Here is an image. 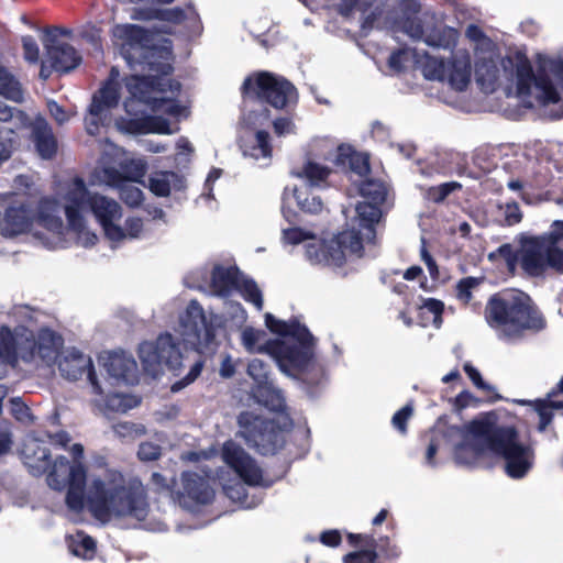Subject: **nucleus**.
Segmentation results:
<instances>
[{"mask_svg": "<svg viewBox=\"0 0 563 563\" xmlns=\"http://www.w3.org/2000/svg\"><path fill=\"white\" fill-rule=\"evenodd\" d=\"M113 432L120 438H135L145 432L144 427L132 422H119L113 424Z\"/></svg>", "mask_w": 563, "mask_h": 563, "instance_id": "49", "label": "nucleus"}, {"mask_svg": "<svg viewBox=\"0 0 563 563\" xmlns=\"http://www.w3.org/2000/svg\"><path fill=\"white\" fill-rule=\"evenodd\" d=\"M121 174L124 180L139 181L146 173V162L142 158H132L128 161L123 166Z\"/></svg>", "mask_w": 563, "mask_h": 563, "instance_id": "46", "label": "nucleus"}, {"mask_svg": "<svg viewBox=\"0 0 563 563\" xmlns=\"http://www.w3.org/2000/svg\"><path fill=\"white\" fill-rule=\"evenodd\" d=\"M219 373L224 378H230L235 373V365L230 355H225L222 357Z\"/></svg>", "mask_w": 563, "mask_h": 563, "instance_id": "61", "label": "nucleus"}, {"mask_svg": "<svg viewBox=\"0 0 563 563\" xmlns=\"http://www.w3.org/2000/svg\"><path fill=\"white\" fill-rule=\"evenodd\" d=\"M136 406V398L124 394H112L106 399V407L115 412H126Z\"/></svg>", "mask_w": 563, "mask_h": 563, "instance_id": "45", "label": "nucleus"}, {"mask_svg": "<svg viewBox=\"0 0 563 563\" xmlns=\"http://www.w3.org/2000/svg\"><path fill=\"white\" fill-rule=\"evenodd\" d=\"M32 212L24 206L10 207L0 220V234L4 238H14L30 231Z\"/></svg>", "mask_w": 563, "mask_h": 563, "instance_id": "29", "label": "nucleus"}, {"mask_svg": "<svg viewBox=\"0 0 563 563\" xmlns=\"http://www.w3.org/2000/svg\"><path fill=\"white\" fill-rule=\"evenodd\" d=\"M247 374L255 383L254 389L265 387L271 383L268 366L262 360H252L247 366Z\"/></svg>", "mask_w": 563, "mask_h": 563, "instance_id": "42", "label": "nucleus"}, {"mask_svg": "<svg viewBox=\"0 0 563 563\" xmlns=\"http://www.w3.org/2000/svg\"><path fill=\"white\" fill-rule=\"evenodd\" d=\"M63 200L45 198L40 202L37 224L45 230L34 231L33 236L45 247H63L69 240L92 246L98 238L88 225L85 211L90 210L103 228L106 236L120 243L124 233L115 224L122 217L120 205L106 196L90 192L82 179L75 177L63 183L57 191Z\"/></svg>", "mask_w": 563, "mask_h": 563, "instance_id": "1", "label": "nucleus"}, {"mask_svg": "<svg viewBox=\"0 0 563 563\" xmlns=\"http://www.w3.org/2000/svg\"><path fill=\"white\" fill-rule=\"evenodd\" d=\"M238 421L239 434L260 453L274 454L284 445V432L274 422L264 420L252 412H242Z\"/></svg>", "mask_w": 563, "mask_h": 563, "instance_id": "15", "label": "nucleus"}, {"mask_svg": "<svg viewBox=\"0 0 563 563\" xmlns=\"http://www.w3.org/2000/svg\"><path fill=\"white\" fill-rule=\"evenodd\" d=\"M11 412L21 422L29 423L32 420L29 408L19 399H11Z\"/></svg>", "mask_w": 563, "mask_h": 563, "instance_id": "52", "label": "nucleus"}, {"mask_svg": "<svg viewBox=\"0 0 563 563\" xmlns=\"http://www.w3.org/2000/svg\"><path fill=\"white\" fill-rule=\"evenodd\" d=\"M461 188L455 181L444 183L427 189L426 197L433 202H442L451 192Z\"/></svg>", "mask_w": 563, "mask_h": 563, "instance_id": "47", "label": "nucleus"}, {"mask_svg": "<svg viewBox=\"0 0 563 563\" xmlns=\"http://www.w3.org/2000/svg\"><path fill=\"white\" fill-rule=\"evenodd\" d=\"M320 540L329 547H336L341 542V536L336 530L325 531L321 534Z\"/></svg>", "mask_w": 563, "mask_h": 563, "instance_id": "62", "label": "nucleus"}, {"mask_svg": "<svg viewBox=\"0 0 563 563\" xmlns=\"http://www.w3.org/2000/svg\"><path fill=\"white\" fill-rule=\"evenodd\" d=\"M103 367L109 378L113 380L112 384L133 385L137 382V365L130 354L111 353L104 358Z\"/></svg>", "mask_w": 563, "mask_h": 563, "instance_id": "27", "label": "nucleus"}, {"mask_svg": "<svg viewBox=\"0 0 563 563\" xmlns=\"http://www.w3.org/2000/svg\"><path fill=\"white\" fill-rule=\"evenodd\" d=\"M68 547L74 555L85 560L92 559L96 553L95 541L84 532H77L75 536L70 537Z\"/></svg>", "mask_w": 563, "mask_h": 563, "instance_id": "39", "label": "nucleus"}, {"mask_svg": "<svg viewBox=\"0 0 563 563\" xmlns=\"http://www.w3.org/2000/svg\"><path fill=\"white\" fill-rule=\"evenodd\" d=\"M450 431L461 438L454 450V459L460 464H473L492 453L505 460L506 472L512 478L523 477L533 465L531 444L514 427L498 423L494 413H486L462 429L452 428Z\"/></svg>", "mask_w": 563, "mask_h": 563, "instance_id": "2", "label": "nucleus"}, {"mask_svg": "<svg viewBox=\"0 0 563 563\" xmlns=\"http://www.w3.org/2000/svg\"><path fill=\"white\" fill-rule=\"evenodd\" d=\"M519 56L521 55L516 54L515 56L500 58L494 51L478 56L475 63V78L482 90L487 93L495 91L500 79L504 77L508 81L516 80V92L522 100L518 91L517 67L505 69V62H516Z\"/></svg>", "mask_w": 563, "mask_h": 563, "instance_id": "21", "label": "nucleus"}, {"mask_svg": "<svg viewBox=\"0 0 563 563\" xmlns=\"http://www.w3.org/2000/svg\"><path fill=\"white\" fill-rule=\"evenodd\" d=\"M361 194L369 199L371 202H360L355 207L356 216L351 224V229L339 233L338 238L328 246L329 250H333L334 245H336L339 250L329 254H319L318 252L313 253V247H310L308 255L311 261L340 265L345 262L347 255L361 256L363 241L369 242L374 240V225L382 217V211L377 205L386 200L387 188L382 181L367 180L362 184Z\"/></svg>", "mask_w": 563, "mask_h": 563, "instance_id": "7", "label": "nucleus"}, {"mask_svg": "<svg viewBox=\"0 0 563 563\" xmlns=\"http://www.w3.org/2000/svg\"><path fill=\"white\" fill-rule=\"evenodd\" d=\"M101 183L120 190V198L130 207H136L143 200L142 190L133 185L134 181L124 180L120 170L112 166H104L98 173Z\"/></svg>", "mask_w": 563, "mask_h": 563, "instance_id": "28", "label": "nucleus"}, {"mask_svg": "<svg viewBox=\"0 0 563 563\" xmlns=\"http://www.w3.org/2000/svg\"><path fill=\"white\" fill-rule=\"evenodd\" d=\"M223 461L232 467L243 482L251 486H267L261 467L245 451L234 443L227 441L222 449Z\"/></svg>", "mask_w": 563, "mask_h": 563, "instance_id": "22", "label": "nucleus"}, {"mask_svg": "<svg viewBox=\"0 0 563 563\" xmlns=\"http://www.w3.org/2000/svg\"><path fill=\"white\" fill-rule=\"evenodd\" d=\"M464 371L477 388L484 390L489 388L488 385H486L485 382L482 379L479 372L473 365L466 363L464 365Z\"/></svg>", "mask_w": 563, "mask_h": 563, "instance_id": "59", "label": "nucleus"}, {"mask_svg": "<svg viewBox=\"0 0 563 563\" xmlns=\"http://www.w3.org/2000/svg\"><path fill=\"white\" fill-rule=\"evenodd\" d=\"M21 456L33 476L44 475L49 467V450L45 441L35 434H29L23 440Z\"/></svg>", "mask_w": 563, "mask_h": 563, "instance_id": "26", "label": "nucleus"}, {"mask_svg": "<svg viewBox=\"0 0 563 563\" xmlns=\"http://www.w3.org/2000/svg\"><path fill=\"white\" fill-rule=\"evenodd\" d=\"M233 289H239L245 300L252 302L257 310L263 308L262 291L251 279H239L238 269L216 265L208 284V292L217 297H228Z\"/></svg>", "mask_w": 563, "mask_h": 563, "instance_id": "19", "label": "nucleus"}, {"mask_svg": "<svg viewBox=\"0 0 563 563\" xmlns=\"http://www.w3.org/2000/svg\"><path fill=\"white\" fill-rule=\"evenodd\" d=\"M274 131L279 136L289 134L294 131V124L290 120L280 118L274 121Z\"/></svg>", "mask_w": 563, "mask_h": 563, "instance_id": "60", "label": "nucleus"}, {"mask_svg": "<svg viewBox=\"0 0 563 563\" xmlns=\"http://www.w3.org/2000/svg\"><path fill=\"white\" fill-rule=\"evenodd\" d=\"M209 475L200 476L185 472L181 476V489L177 492L181 507L192 509L196 505H205L212 500L213 490L208 484Z\"/></svg>", "mask_w": 563, "mask_h": 563, "instance_id": "23", "label": "nucleus"}, {"mask_svg": "<svg viewBox=\"0 0 563 563\" xmlns=\"http://www.w3.org/2000/svg\"><path fill=\"white\" fill-rule=\"evenodd\" d=\"M419 63L424 78L445 82L456 91H464L471 82L472 62L466 49H457L446 59L423 54Z\"/></svg>", "mask_w": 563, "mask_h": 563, "instance_id": "13", "label": "nucleus"}, {"mask_svg": "<svg viewBox=\"0 0 563 563\" xmlns=\"http://www.w3.org/2000/svg\"><path fill=\"white\" fill-rule=\"evenodd\" d=\"M139 357L152 376H157L164 368L176 372L181 365L179 349L168 333L159 335L155 342L141 343Z\"/></svg>", "mask_w": 563, "mask_h": 563, "instance_id": "17", "label": "nucleus"}, {"mask_svg": "<svg viewBox=\"0 0 563 563\" xmlns=\"http://www.w3.org/2000/svg\"><path fill=\"white\" fill-rule=\"evenodd\" d=\"M294 196L299 208L308 213H318L322 210L323 203L319 196L306 194L303 190L295 188Z\"/></svg>", "mask_w": 563, "mask_h": 563, "instance_id": "44", "label": "nucleus"}, {"mask_svg": "<svg viewBox=\"0 0 563 563\" xmlns=\"http://www.w3.org/2000/svg\"><path fill=\"white\" fill-rule=\"evenodd\" d=\"M517 67L518 91L522 102L529 107L533 100L542 103H555L560 100L563 88V51L556 57L539 55L538 71L532 73L531 65L525 56L516 62H505V69Z\"/></svg>", "mask_w": 563, "mask_h": 563, "instance_id": "10", "label": "nucleus"}, {"mask_svg": "<svg viewBox=\"0 0 563 563\" xmlns=\"http://www.w3.org/2000/svg\"><path fill=\"white\" fill-rule=\"evenodd\" d=\"M0 95L15 102L23 100L20 81L3 66H0Z\"/></svg>", "mask_w": 563, "mask_h": 563, "instance_id": "38", "label": "nucleus"}, {"mask_svg": "<svg viewBox=\"0 0 563 563\" xmlns=\"http://www.w3.org/2000/svg\"><path fill=\"white\" fill-rule=\"evenodd\" d=\"M479 279L474 277H466L460 280L456 286V297L467 303L472 298V290L479 285Z\"/></svg>", "mask_w": 563, "mask_h": 563, "instance_id": "50", "label": "nucleus"}, {"mask_svg": "<svg viewBox=\"0 0 563 563\" xmlns=\"http://www.w3.org/2000/svg\"><path fill=\"white\" fill-rule=\"evenodd\" d=\"M176 148H177V157H176V159H181V156L184 154H191L194 152L192 145L185 137H180L178 140Z\"/></svg>", "mask_w": 563, "mask_h": 563, "instance_id": "64", "label": "nucleus"}, {"mask_svg": "<svg viewBox=\"0 0 563 563\" xmlns=\"http://www.w3.org/2000/svg\"><path fill=\"white\" fill-rule=\"evenodd\" d=\"M47 60L56 71L67 73L76 68L81 57L73 46L58 38L55 33H48L43 40Z\"/></svg>", "mask_w": 563, "mask_h": 563, "instance_id": "25", "label": "nucleus"}, {"mask_svg": "<svg viewBox=\"0 0 563 563\" xmlns=\"http://www.w3.org/2000/svg\"><path fill=\"white\" fill-rule=\"evenodd\" d=\"M114 38L122 41L124 58L132 69L136 65L156 74L166 75L170 70L168 51L165 47L150 46L148 33L135 24H118L112 29Z\"/></svg>", "mask_w": 563, "mask_h": 563, "instance_id": "11", "label": "nucleus"}, {"mask_svg": "<svg viewBox=\"0 0 563 563\" xmlns=\"http://www.w3.org/2000/svg\"><path fill=\"white\" fill-rule=\"evenodd\" d=\"M86 504L95 517L103 522L112 518H132L142 521L148 514L145 488L139 482L124 484L115 472L91 474Z\"/></svg>", "mask_w": 563, "mask_h": 563, "instance_id": "6", "label": "nucleus"}, {"mask_svg": "<svg viewBox=\"0 0 563 563\" xmlns=\"http://www.w3.org/2000/svg\"><path fill=\"white\" fill-rule=\"evenodd\" d=\"M413 413V407L411 404H407L400 410H398L391 419L393 426L401 433H406V422L411 418Z\"/></svg>", "mask_w": 563, "mask_h": 563, "instance_id": "51", "label": "nucleus"}, {"mask_svg": "<svg viewBox=\"0 0 563 563\" xmlns=\"http://www.w3.org/2000/svg\"><path fill=\"white\" fill-rule=\"evenodd\" d=\"M243 91L249 97H257L276 109H283L297 101L296 88L286 79L269 73H261L255 79L247 78Z\"/></svg>", "mask_w": 563, "mask_h": 563, "instance_id": "16", "label": "nucleus"}, {"mask_svg": "<svg viewBox=\"0 0 563 563\" xmlns=\"http://www.w3.org/2000/svg\"><path fill=\"white\" fill-rule=\"evenodd\" d=\"M488 324L499 338L514 340L523 330L539 331L545 321L531 298L520 290H509L492 297L485 309Z\"/></svg>", "mask_w": 563, "mask_h": 563, "instance_id": "9", "label": "nucleus"}, {"mask_svg": "<svg viewBox=\"0 0 563 563\" xmlns=\"http://www.w3.org/2000/svg\"><path fill=\"white\" fill-rule=\"evenodd\" d=\"M184 179L174 172H155L148 178L150 190L159 197H166L172 189H181Z\"/></svg>", "mask_w": 563, "mask_h": 563, "instance_id": "34", "label": "nucleus"}, {"mask_svg": "<svg viewBox=\"0 0 563 563\" xmlns=\"http://www.w3.org/2000/svg\"><path fill=\"white\" fill-rule=\"evenodd\" d=\"M554 225L556 229L552 232L523 239L517 252L510 244H503L496 252L490 253L488 258L503 257L509 271H515L519 264L522 271L532 277L542 276L549 269L563 273V221H555Z\"/></svg>", "mask_w": 563, "mask_h": 563, "instance_id": "8", "label": "nucleus"}, {"mask_svg": "<svg viewBox=\"0 0 563 563\" xmlns=\"http://www.w3.org/2000/svg\"><path fill=\"white\" fill-rule=\"evenodd\" d=\"M419 60H423V55L410 48H400L390 54L388 68L390 71L397 74L405 70L411 62L420 68Z\"/></svg>", "mask_w": 563, "mask_h": 563, "instance_id": "37", "label": "nucleus"}, {"mask_svg": "<svg viewBox=\"0 0 563 563\" xmlns=\"http://www.w3.org/2000/svg\"><path fill=\"white\" fill-rule=\"evenodd\" d=\"M336 238H338V235L334 236L329 242H316V236H314V234L311 231H306V230H302V229L297 228V227H291V228L283 229V231H282V241H283L284 244H286V245H297V244L302 243V242L313 241L312 243H309L307 245V250H309L310 247H313L312 252L313 253L318 252L319 254H321V253L329 254L330 252H335L336 250H339V247L336 245H334L333 250H329L328 249V246ZM306 254H308V251H306ZM307 257H308V260L312 264H317V262L311 261L309 255H307ZM318 264H319V262H318ZM320 264H324V265H329V266H336V267H340L342 265V264L336 265V264L325 263V262H320Z\"/></svg>", "mask_w": 563, "mask_h": 563, "instance_id": "30", "label": "nucleus"}, {"mask_svg": "<svg viewBox=\"0 0 563 563\" xmlns=\"http://www.w3.org/2000/svg\"><path fill=\"white\" fill-rule=\"evenodd\" d=\"M356 10L362 14V30L368 32L374 27L390 29L402 32L415 41H421L428 46L451 49L455 47L459 32L444 25L441 16L434 12L420 13V3L406 0L399 16L389 12L383 18L385 4L380 0H343L341 13L350 16Z\"/></svg>", "mask_w": 563, "mask_h": 563, "instance_id": "3", "label": "nucleus"}, {"mask_svg": "<svg viewBox=\"0 0 563 563\" xmlns=\"http://www.w3.org/2000/svg\"><path fill=\"white\" fill-rule=\"evenodd\" d=\"M335 162L338 165H342L343 167L349 166L358 175H365L368 172L367 157L355 153L351 146L340 145L338 147Z\"/></svg>", "mask_w": 563, "mask_h": 563, "instance_id": "35", "label": "nucleus"}, {"mask_svg": "<svg viewBox=\"0 0 563 563\" xmlns=\"http://www.w3.org/2000/svg\"><path fill=\"white\" fill-rule=\"evenodd\" d=\"M32 137L40 156L45 159L52 158L57 151V142L43 118H37L32 123Z\"/></svg>", "mask_w": 563, "mask_h": 563, "instance_id": "31", "label": "nucleus"}, {"mask_svg": "<svg viewBox=\"0 0 563 563\" xmlns=\"http://www.w3.org/2000/svg\"><path fill=\"white\" fill-rule=\"evenodd\" d=\"M258 402L263 404L269 410L283 411L286 407L285 398L279 389L273 383H268L265 387L253 390Z\"/></svg>", "mask_w": 563, "mask_h": 563, "instance_id": "36", "label": "nucleus"}, {"mask_svg": "<svg viewBox=\"0 0 563 563\" xmlns=\"http://www.w3.org/2000/svg\"><path fill=\"white\" fill-rule=\"evenodd\" d=\"M46 474L47 485L55 490H64L68 486L66 504L74 511L81 510L86 505L87 487L92 473H87L79 461L70 465L65 456H57L49 460V467Z\"/></svg>", "mask_w": 563, "mask_h": 563, "instance_id": "12", "label": "nucleus"}, {"mask_svg": "<svg viewBox=\"0 0 563 563\" xmlns=\"http://www.w3.org/2000/svg\"><path fill=\"white\" fill-rule=\"evenodd\" d=\"M177 332L188 347L199 353H212L216 350L214 328L207 323L201 306L195 300L180 314Z\"/></svg>", "mask_w": 563, "mask_h": 563, "instance_id": "14", "label": "nucleus"}, {"mask_svg": "<svg viewBox=\"0 0 563 563\" xmlns=\"http://www.w3.org/2000/svg\"><path fill=\"white\" fill-rule=\"evenodd\" d=\"M349 538L352 542L355 540H362L371 549L346 554L343 559L344 563H376V549L385 551L383 543L389 544L388 538L380 539L379 542H377L373 537L363 534L351 533Z\"/></svg>", "mask_w": 563, "mask_h": 563, "instance_id": "33", "label": "nucleus"}, {"mask_svg": "<svg viewBox=\"0 0 563 563\" xmlns=\"http://www.w3.org/2000/svg\"><path fill=\"white\" fill-rule=\"evenodd\" d=\"M563 409V401L553 400L547 395V399L537 401L536 410L540 417L539 429L544 430L552 420V410Z\"/></svg>", "mask_w": 563, "mask_h": 563, "instance_id": "43", "label": "nucleus"}, {"mask_svg": "<svg viewBox=\"0 0 563 563\" xmlns=\"http://www.w3.org/2000/svg\"><path fill=\"white\" fill-rule=\"evenodd\" d=\"M269 135L265 131H258L255 134L254 144L244 150V155H249L255 161L268 159L272 155V147L268 143Z\"/></svg>", "mask_w": 563, "mask_h": 563, "instance_id": "41", "label": "nucleus"}, {"mask_svg": "<svg viewBox=\"0 0 563 563\" xmlns=\"http://www.w3.org/2000/svg\"><path fill=\"white\" fill-rule=\"evenodd\" d=\"M124 236L122 241L126 239H141L145 234L144 223L140 218H128L125 221V228L122 229Z\"/></svg>", "mask_w": 563, "mask_h": 563, "instance_id": "48", "label": "nucleus"}, {"mask_svg": "<svg viewBox=\"0 0 563 563\" xmlns=\"http://www.w3.org/2000/svg\"><path fill=\"white\" fill-rule=\"evenodd\" d=\"M201 369H202V363L200 361L195 362V364L190 367V369H189L188 374L185 376V378L183 380L175 383L172 386V390L178 391L181 388H184L185 386L192 383L200 375Z\"/></svg>", "mask_w": 563, "mask_h": 563, "instance_id": "53", "label": "nucleus"}, {"mask_svg": "<svg viewBox=\"0 0 563 563\" xmlns=\"http://www.w3.org/2000/svg\"><path fill=\"white\" fill-rule=\"evenodd\" d=\"M130 97L124 101L126 117L115 119L118 130L126 133L172 134L175 129L168 120L150 112L167 113L174 118L186 115V109L175 99L170 80L165 77L131 75L125 79Z\"/></svg>", "mask_w": 563, "mask_h": 563, "instance_id": "4", "label": "nucleus"}, {"mask_svg": "<svg viewBox=\"0 0 563 563\" xmlns=\"http://www.w3.org/2000/svg\"><path fill=\"white\" fill-rule=\"evenodd\" d=\"M505 222L508 225L519 223L522 219V213L517 203H507L504 209Z\"/></svg>", "mask_w": 563, "mask_h": 563, "instance_id": "57", "label": "nucleus"}, {"mask_svg": "<svg viewBox=\"0 0 563 563\" xmlns=\"http://www.w3.org/2000/svg\"><path fill=\"white\" fill-rule=\"evenodd\" d=\"M24 58L30 63H36L38 59V46L32 36L22 38Z\"/></svg>", "mask_w": 563, "mask_h": 563, "instance_id": "55", "label": "nucleus"}, {"mask_svg": "<svg viewBox=\"0 0 563 563\" xmlns=\"http://www.w3.org/2000/svg\"><path fill=\"white\" fill-rule=\"evenodd\" d=\"M265 323L280 338L265 341L264 331L246 327L241 332V341L249 352L269 354L288 376H308L321 371L313 356V338L305 325L277 320L271 313L265 316Z\"/></svg>", "mask_w": 563, "mask_h": 563, "instance_id": "5", "label": "nucleus"}, {"mask_svg": "<svg viewBox=\"0 0 563 563\" xmlns=\"http://www.w3.org/2000/svg\"><path fill=\"white\" fill-rule=\"evenodd\" d=\"M18 342L9 327L0 329V364L11 363L19 357L16 355Z\"/></svg>", "mask_w": 563, "mask_h": 563, "instance_id": "40", "label": "nucleus"}, {"mask_svg": "<svg viewBox=\"0 0 563 563\" xmlns=\"http://www.w3.org/2000/svg\"><path fill=\"white\" fill-rule=\"evenodd\" d=\"M11 445V437L7 427H0V454L9 451Z\"/></svg>", "mask_w": 563, "mask_h": 563, "instance_id": "63", "label": "nucleus"}, {"mask_svg": "<svg viewBox=\"0 0 563 563\" xmlns=\"http://www.w3.org/2000/svg\"><path fill=\"white\" fill-rule=\"evenodd\" d=\"M23 333H18L24 341L16 343V355L26 363L52 365L58 357L63 339L49 329H42L35 339L30 340L24 325Z\"/></svg>", "mask_w": 563, "mask_h": 563, "instance_id": "18", "label": "nucleus"}, {"mask_svg": "<svg viewBox=\"0 0 563 563\" xmlns=\"http://www.w3.org/2000/svg\"><path fill=\"white\" fill-rule=\"evenodd\" d=\"M420 309L429 312L432 316V322L438 324L443 310V303L435 299H427Z\"/></svg>", "mask_w": 563, "mask_h": 563, "instance_id": "56", "label": "nucleus"}, {"mask_svg": "<svg viewBox=\"0 0 563 563\" xmlns=\"http://www.w3.org/2000/svg\"><path fill=\"white\" fill-rule=\"evenodd\" d=\"M142 461H153L161 455V448L152 442L141 443L137 452Z\"/></svg>", "mask_w": 563, "mask_h": 563, "instance_id": "54", "label": "nucleus"}, {"mask_svg": "<svg viewBox=\"0 0 563 563\" xmlns=\"http://www.w3.org/2000/svg\"><path fill=\"white\" fill-rule=\"evenodd\" d=\"M331 174V169L319 162L307 159L301 166L291 170V175L305 180L311 188L323 187Z\"/></svg>", "mask_w": 563, "mask_h": 563, "instance_id": "32", "label": "nucleus"}, {"mask_svg": "<svg viewBox=\"0 0 563 563\" xmlns=\"http://www.w3.org/2000/svg\"><path fill=\"white\" fill-rule=\"evenodd\" d=\"M58 368L62 376L70 380H76L87 373V377L97 394H102L103 390L96 379V374L92 371L91 358L76 349H67L63 352L58 360Z\"/></svg>", "mask_w": 563, "mask_h": 563, "instance_id": "24", "label": "nucleus"}, {"mask_svg": "<svg viewBox=\"0 0 563 563\" xmlns=\"http://www.w3.org/2000/svg\"><path fill=\"white\" fill-rule=\"evenodd\" d=\"M47 108H48L51 115L54 118V120L58 124H64L66 121H68L69 115L57 102H55L53 100L48 101Z\"/></svg>", "mask_w": 563, "mask_h": 563, "instance_id": "58", "label": "nucleus"}, {"mask_svg": "<svg viewBox=\"0 0 563 563\" xmlns=\"http://www.w3.org/2000/svg\"><path fill=\"white\" fill-rule=\"evenodd\" d=\"M118 71L112 68L111 78L92 96V100L85 118L86 131L90 135H97L100 128L111 121V111L120 100L119 82L114 79Z\"/></svg>", "mask_w": 563, "mask_h": 563, "instance_id": "20", "label": "nucleus"}]
</instances>
